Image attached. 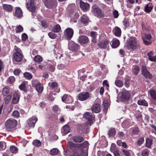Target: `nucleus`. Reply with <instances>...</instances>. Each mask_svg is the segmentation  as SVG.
I'll use <instances>...</instances> for the list:
<instances>
[{
    "mask_svg": "<svg viewBox=\"0 0 156 156\" xmlns=\"http://www.w3.org/2000/svg\"><path fill=\"white\" fill-rule=\"evenodd\" d=\"M17 122L14 119L11 118L8 119L5 122V127L8 131L11 130L16 126Z\"/></svg>",
    "mask_w": 156,
    "mask_h": 156,
    "instance_id": "nucleus-1",
    "label": "nucleus"
},
{
    "mask_svg": "<svg viewBox=\"0 0 156 156\" xmlns=\"http://www.w3.org/2000/svg\"><path fill=\"white\" fill-rule=\"evenodd\" d=\"M83 117L87 119V124L90 125H91L94 119V114L88 112H86L83 115Z\"/></svg>",
    "mask_w": 156,
    "mask_h": 156,
    "instance_id": "nucleus-2",
    "label": "nucleus"
},
{
    "mask_svg": "<svg viewBox=\"0 0 156 156\" xmlns=\"http://www.w3.org/2000/svg\"><path fill=\"white\" fill-rule=\"evenodd\" d=\"M16 52L13 54L14 59L16 62H20L23 58V55L21 53L20 49L15 46Z\"/></svg>",
    "mask_w": 156,
    "mask_h": 156,
    "instance_id": "nucleus-3",
    "label": "nucleus"
},
{
    "mask_svg": "<svg viewBox=\"0 0 156 156\" xmlns=\"http://www.w3.org/2000/svg\"><path fill=\"white\" fill-rule=\"evenodd\" d=\"M128 44L130 48L134 49L138 48L139 45L136 38L135 37H131L128 41Z\"/></svg>",
    "mask_w": 156,
    "mask_h": 156,
    "instance_id": "nucleus-4",
    "label": "nucleus"
},
{
    "mask_svg": "<svg viewBox=\"0 0 156 156\" xmlns=\"http://www.w3.org/2000/svg\"><path fill=\"white\" fill-rule=\"evenodd\" d=\"M28 3H27L26 4L27 7L28 9L32 12V15L34 16L36 15L34 0H29Z\"/></svg>",
    "mask_w": 156,
    "mask_h": 156,
    "instance_id": "nucleus-5",
    "label": "nucleus"
},
{
    "mask_svg": "<svg viewBox=\"0 0 156 156\" xmlns=\"http://www.w3.org/2000/svg\"><path fill=\"white\" fill-rule=\"evenodd\" d=\"M32 84L33 85L35 86L36 90L38 93H41L42 92L43 90V86L37 80H33Z\"/></svg>",
    "mask_w": 156,
    "mask_h": 156,
    "instance_id": "nucleus-6",
    "label": "nucleus"
},
{
    "mask_svg": "<svg viewBox=\"0 0 156 156\" xmlns=\"http://www.w3.org/2000/svg\"><path fill=\"white\" fill-rule=\"evenodd\" d=\"M130 98V94L129 92L126 90L123 89L122 90L121 95L118 97L117 99L119 98L121 101H125L128 100Z\"/></svg>",
    "mask_w": 156,
    "mask_h": 156,
    "instance_id": "nucleus-7",
    "label": "nucleus"
},
{
    "mask_svg": "<svg viewBox=\"0 0 156 156\" xmlns=\"http://www.w3.org/2000/svg\"><path fill=\"white\" fill-rule=\"evenodd\" d=\"M73 33V30L71 28H68L65 30L64 35L68 40H70L72 37Z\"/></svg>",
    "mask_w": 156,
    "mask_h": 156,
    "instance_id": "nucleus-8",
    "label": "nucleus"
},
{
    "mask_svg": "<svg viewBox=\"0 0 156 156\" xmlns=\"http://www.w3.org/2000/svg\"><path fill=\"white\" fill-rule=\"evenodd\" d=\"M44 2L45 5L50 9L55 6L57 5L56 0H45Z\"/></svg>",
    "mask_w": 156,
    "mask_h": 156,
    "instance_id": "nucleus-9",
    "label": "nucleus"
},
{
    "mask_svg": "<svg viewBox=\"0 0 156 156\" xmlns=\"http://www.w3.org/2000/svg\"><path fill=\"white\" fill-rule=\"evenodd\" d=\"M79 48V45L72 41H70L68 44V48L73 51H76Z\"/></svg>",
    "mask_w": 156,
    "mask_h": 156,
    "instance_id": "nucleus-10",
    "label": "nucleus"
},
{
    "mask_svg": "<svg viewBox=\"0 0 156 156\" xmlns=\"http://www.w3.org/2000/svg\"><path fill=\"white\" fill-rule=\"evenodd\" d=\"M92 10L95 15L98 17H102L104 16V14L101 11V9L98 7H93Z\"/></svg>",
    "mask_w": 156,
    "mask_h": 156,
    "instance_id": "nucleus-11",
    "label": "nucleus"
},
{
    "mask_svg": "<svg viewBox=\"0 0 156 156\" xmlns=\"http://www.w3.org/2000/svg\"><path fill=\"white\" fill-rule=\"evenodd\" d=\"M89 96V93L85 92L80 93L78 96V98L79 100L81 101H84L87 99Z\"/></svg>",
    "mask_w": 156,
    "mask_h": 156,
    "instance_id": "nucleus-12",
    "label": "nucleus"
},
{
    "mask_svg": "<svg viewBox=\"0 0 156 156\" xmlns=\"http://www.w3.org/2000/svg\"><path fill=\"white\" fill-rule=\"evenodd\" d=\"M142 72L143 75L146 78L151 79L152 78V75L147 69L146 67L144 66L142 67Z\"/></svg>",
    "mask_w": 156,
    "mask_h": 156,
    "instance_id": "nucleus-13",
    "label": "nucleus"
},
{
    "mask_svg": "<svg viewBox=\"0 0 156 156\" xmlns=\"http://www.w3.org/2000/svg\"><path fill=\"white\" fill-rule=\"evenodd\" d=\"M37 121V119L36 117H33L29 119L27 121V122L29 126L33 128Z\"/></svg>",
    "mask_w": 156,
    "mask_h": 156,
    "instance_id": "nucleus-14",
    "label": "nucleus"
},
{
    "mask_svg": "<svg viewBox=\"0 0 156 156\" xmlns=\"http://www.w3.org/2000/svg\"><path fill=\"white\" fill-rule=\"evenodd\" d=\"M110 41L107 39H105L104 41L100 42L98 44V46L101 48L105 49L109 45Z\"/></svg>",
    "mask_w": 156,
    "mask_h": 156,
    "instance_id": "nucleus-15",
    "label": "nucleus"
},
{
    "mask_svg": "<svg viewBox=\"0 0 156 156\" xmlns=\"http://www.w3.org/2000/svg\"><path fill=\"white\" fill-rule=\"evenodd\" d=\"M80 8L84 12H86L89 9L90 5L87 3H85L80 0Z\"/></svg>",
    "mask_w": 156,
    "mask_h": 156,
    "instance_id": "nucleus-16",
    "label": "nucleus"
},
{
    "mask_svg": "<svg viewBox=\"0 0 156 156\" xmlns=\"http://www.w3.org/2000/svg\"><path fill=\"white\" fill-rule=\"evenodd\" d=\"M13 14L14 16L18 18H21L23 16L22 10L19 7L15 8V11L14 13H13Z\"/></svg>",
    "mask_w": 156,
    "mask_h": 156,
    "instance_id": "nucleus-17",
    "label": "nucleus"
},
{
    "mask_svg": "<svg viewBox=\"0 0 156 156\" xmlns=\"http://www.w3.org/2000/svg\"><path fill=\"white\" fill-rule=\"evenodd\" d=\"M62 101L66 103H70L73 102L72 97L67 94H65L62 98Z\"/></svg>",
    "mask_w": 156,
    "mask_h": 156,
    "instance_id": "nucleus-18",
    "label": "nucleus"
},
{
    "mask_svg": "<svg viewBox=\"0 0 156 156\" xmlns=\"http://www.w3.org/2000/svg\"><path fill=\"white\" fill-rule=\"evenodd\" d=\"M89 41L88 37L85 36H80L79 37L78 41L80 44H86Z\"/></svg>",
    "mask_w": 156,
    "mask_h": 156,
    "instance_id": "nucleus-19",
    "label": "nucleus"
},
{
    "mask_svg": "<svg viewBox=\"0 0 156 156\" xmlns=\"http://www.w3.org/2000/svg\"><path fill=\"white\" fill-rule=\"evenodd\" d=\"M91 110L92 111L95 113H98L101 110V106L99 104H95L92 107Z\"/></svg>",
    "mask_w": 156,
    "mask_h": 156,
    "instance_id": "nucleus-20",
    "label": "nucleus"
},
{
    "mask_svg": "<svg viewBox=\"0 0 156 156\" xmlns=\"http://www.w3.org/2000/svg\"><path fill=\"white\" fill-rule=\"evenodd\" d=\"M20 98V95L19 93L17 92H15L13 94L12 103L14 104L17 103L19 101Z\"/></svg>",
    "mask_w": 156,
    "mask_h": 156,
    "instance_id": "nucleus-21",
    "label": "nucleus"
},
{
    "mask_svg": "<svg viewBox=\"0 0 156 156\" xmlns=\"http://www.w3.org/2000/svg\"><path fill=\"white\" fill-rule=\"evenodd\" d=\"M89 19L86 15H83L81 17V21L84 25H87Z\"/></svg>",
    "mask_w": 156,
    "mask_h": 156,
    "instance_id": "nucleus-22",
    "label": "nucleus"
},
{
    "mask_svg": "<svg viewBox=\"0 0 156 156\" xmlns=\"http://www.w3.org/2000/svg\"><path fill=\"white\" fill-rule=\"evenodd\" d=\"M120 44V42L118 40L113 39L112 41L111 45L113 48H116L118 47Z\"/></svg>",
    "mask_w": 156,
    "mask_h": 156,
    "instance_id": "nucleus-23",
    "label": "nucleus"
},
{
    "mask_svg": "<svg viewBox=\"0 0 156 156\" xmlns=\"http://www.w3.org/2000/svg\"><path fill=\"white\" fill-rule=\"evenodd\" d=\"M73 140L77 143H81L84 140V139L82 136H76L73 138Z\"/></svg>",
    "mask_w": 156,
    "mask_h": 156,
    "instance_id": "nucleus-24",
    "label": "nucleus"
},
{
    "mask_svg": "<svg viewBox=\"0 0 156 156\" xmlns=\"http://www.w3.org/2000/svg\"><path fill=\"white\" fill-rule=\"evenodd\" d=\"M70 131V128L69 126L66 125L64 126L63 127L62 130V132L63 135H65L69 133Z\"/></svg>",
    "mask_w": 156,
    "mask_h": 156,
    "instance_id": "nucleus-25",
    "label": "nucleus"
},
{
    "mask_svg": "<svg viewBox=\"0 0 156 156\" xmlns=\"http://www.w3.org/2000/svg\"><path fill=\"white\" fill-rule=\"evenodd\" d=\"M154 53L152 51H150L147 54L149 59L151 62H156V55L153 56Z\"/></svg>",
    "mask_w": 156,
    "mask_h": 156,
    "instance_id": "nucleus-26",
    "label": "nucleus"
},
{
    "mask_svg": "<svg viewBox=\"0 0 156 156\" xmlns=\"http://www.w3.org/2000/svg\"><path fill=\"white\" fill-rule=\"evenodd\" d=\"M121 31L120 29L118 27H116L114 30V34L117 37H119L121 35Z\"/></svg>",
    "mask_w": 156,
    "mask_h": 156,
    "instance_id": "nucleus-27",
    "label": "nucleus"
},
{
    "mask_svg": "<svg viewBox=\"0 0 156 156\" xmlns=\"http://www.w3.org/2000/svg\"><path fill=\"white\" fill-rule=\"evenodd\" d=\"M104 106V108L103 109V111L105 112H107L108 110V101L107 99H105L103 101V105Z\"/></svg>",
    "mask_w": 156,
    "mask_h": 156,
    "instance_id": "nucleus-28",
    "label": "nucleus"
},
{
    "mask_svg": "<svg viewBox=\"0 0 156 156\" xmlns=\"http://www.w3.org/2000/svg\"><path fill=\"white\" fill-rule=\"evenodd\" d=\"M151 98L154 100H156V90L151 89L149 91Z\"/></svg>",
    "mask_w": 156,
    "mask_h": 156,
    "instance_id": "nucleus-29",
    "label": "nucleus"
},
{
    "mask_svg": "<svg viewBox=\"0 0 156 156\" xmlns=\"http://www.w3.org/2000/svg\"><path fill=\"white\" fill-rule=\"evenodd\" d=\"M116 134V131L114 128H111L108 131V134L109 136H114Z\"/></svg>",
    "mask_w": 156,
    "mask_h": 156,
    "instance_id": "nucleus-30",
    "label": "nucleus"
},
{
    "mask_svg": "<svg viewBox=\"0 0 156 156\" xmlns=\"http://www.w3.org/2000/svg\"><path fill=\"white\" fill-rule=\"evenodd\" d=\"M153 144V141L151 139L147 138L146 139L145 144L146 147L148 148H150Z\"/></svg>",
    "mask_w": 156,
    "mask_h": 156,
    "instance_id": "nucleus-31",
    "label": "nucleus"
},
{
    "mask_svg": "<svg viewBox=\"0 0 156 156\" xmlns=\"http://www.w3.org/2000/svg\"><path fill=\"white\" fill-rule=\"evenodd\" d=\"M34 60L36 62L40 63L43 61L42 57L39 55L35 56L34 58Z\"/></svg>",
    "mask_w": 156,
    "mask_h": 156,
    "instance_id": "nucleus-32",
    "label": "nucleus"
},
{
    "mask_svg": "<svg viewBox=\"0 0 156 156\" xmlns=\"http://www.w3.org/2000/svg\"><path fill=\"white\" fill-rule=\"evenodd\" d=\"M52 30L54 32L58 33L61 30V27L59 25L56 24L53 27Z\"/></svg>",
    "mask_w": 156,
    "mask_h": 156,
    "instance_id": "nucleus-33",
    "label": "nucleus"
},
{
    "mask_svg": "<svg viewBox=\"0 0 156 156\" xmlns=\"http://www.w3.org/2000/svg\"><path fill=\"white\" fill-rule=\"evenodd\" d=\"M3 7L4 10L8 11H11L12 9V6L9 5L4 4Z\"/></svg>",
    "mask_w": 156,
    "mask_h": 156,
    "instance_id": "nucleus-34",
    "label": "nucleus"
},
{
    "mask_svg": "<svg viewBox=\"0 0 156 156\" xmlns=\"http://www.w3.org/2000/svg\"><path fill=\"white\" fill-rule=\"evenodd\" d=\"M48 85L51 90H55L58 86V84L56 82H53L51 83H49L48 84Z\"/></svg>",
    "mask_w": 156,
    "mask_h": 156,
    "instance_id": "nucleus-35",
    "label": "nucleus"
},
{
    "mask_svg": "<svg viewBox=\"0 0 156 156\" xmlns=\"http://www.w3.org/2000/svg\"><path fill=\"white\" fill-rule=\"evenodd\" d=\"M67 147L69 149L73 150V151H74V150L76 149V145L73 143L71 142H69L67 144Z\"/></svg>",
    "mask_w": 156,
    "mask_h": 156,
    "instance_id": "nucleus-36",
    "label": "nucleus"
},
{
    "mask_svg": "<svg viewBox=\"0 0 156 156\" xmlns=\"http://www.w3.org/2000/svg\"><path fill=\"white\" fill-rule=\"evenodd\" d=\"M33 145L36 147H39L41 146V141L38 140H34L33 142Z\"/></svg>",
    "mask_w": 156,
    "mask_h": 156,
    "instance_id": "nucleus-37",
    "label": "nucleus"
},
{
    "mask_svg": "<svg viewBox=\"0 0 156 156\" xmlns=\"http://www.w3.org/2000/svg\"><path fill=\"white\" fill-rule=\"evenodd\" d=\"M138 104L139 105H141L144 106H147L148 103L144 100H140L137 101Z\"/></svg>",
    "mask_w": 156,
    "mask_h": 156,
    "instance_id": "nucleus-38",
    "label": "nucleus"
},
{
    "mask_svg": "<svg viewBox=\"0 0 156 156\" xmlns=\"http://www.w3.org/2000/svg\"><path fill=\"white\" fill-rule=\"evenodd\" d=\"M58 149L56 148H54L50 150V153L52 155H55L58 154Z\"/></svg>",
    "mask_w": 156,
    "mask_h": 156,
    "instance_id": "nucleus-39",
    "label": "nucleus"
},
{
    "mask_svg": "<svg viewBox=\"0 0 156 156\" xmlns=\"http://www.w3.org/2000/svg\"><path fill=\"white\" fill-rule=\"evenodd\" d=\"M10 150L12 153L15 154L18 152V149L16 147L12 146L10 147Z\"/></svg>",
    "mask_w": 156,
    "mask_h": 156,
    "instance_id": "nucleus-40",
    "label": "nucleus"
},
{
    "mask_svg": "<svg viewBox=\"0 0 156 156\" xmlns=\"http://www.w3.org/2000/svg\"><path fill=\"white\" fill-rule=\"evenodd\" d=\"M26 83L25 81L23 82L19 86V88L21 90L26 91Z\"/></svg>",
    "mask_w": 156,
    "mask_h": 156,
    "instance_id": "nucleus-41",
    "label": "nucleus"
},
{
    "mask_svg": "<svg viewBox=\"0 0 156 156\" xmlns=\"http://www.w3.org/2000/svg\"><path fill=\"white\" fill-rule=\"evenodd\" d=\"M12 94L10 93L9 95H7V96L5 98V104H7L9 102L12 98Z\"/></svg>",
    "mask_w": 156,
    "mask_h": 156,
    "instance_id": "nucleus-42",
    "label": "nucleus"
},
{
    "mask_svg": "<svg viewBox=\"0 0 156 156\" xmlns=\"http://www.w3.org/2000/svg\"><path fill=\"white\" fill-rule=\"evenodd\" d=\"M132 71L135 75L137 74L139 71V68L136 66H134L132 67Z\"/></svg>",
    "mask_w": 156,
    "mask_h": 156,
    "instance_id": "nucleus-43",
    "label": "nucleus"
},
{
    "mask_svg": "<svg viewBox=\"0 0 156 156\" xmlns=\"http://www.w3.org/2000/svg\"><path fill=\"white\" fill-rule=\"evenodd\" d=\"M149 153V151L148 149H145L142 151V156H148Z\"/></svg>",
    "mask_w": 156,
    "mask_h": 156,
    "instance_id": "nucleus-44",
    "label": "nucleus"
},
{
    "mask_svg": "<svg viewBox=\"0 0 156 156\" xmlns=\"http://www.w3.org/2000/svg\"><path fill=\"white\" fill-rule=\"evenodd\" d=\"M149 4H147L145 7V11L149 12L151 11L153 8V7L151 6H149Z\"/></svg>",
    "mask_w": 156,
    "mask_h": 156,
    "instance_id": "nucleus-45",
    "label": "nucleus"
},
{
    "mask_svg": "<svg viewBox=\"0 0 156 156\" xmlns=\"http://www.w3.org/2000/svg\"><path fill=\"white\" fill-rule=\"evenodd\" d=\"M12 116L15 118H18L20 116V113L16 110L14 111L12 113Z\"/></svg>",
    "mask_w": 156,
    "mask_h": 156,
    "instance_id": "nucleus-46",
    "label": "nucleus"
},
{
    "mask_svg": "<svg viewBox=\"0 0 156 156\" xmlns=\"http://www.w3.org/2000/svg\"><path fill=\"white\" fill-rule=\"evenodd\" d=\"M6 144L4 142L0 141V151L3 150L5 149Z\"/></svg>",
    "mask_w": 156,
    "mask_h": 156,
    "instance_id": "nucleus-47",
    "label": "nucleus"
},
{
    "mask_svg": "<svg viewBox=\"0 0 156 156\" xmlns=\"http://www.w3.org/2000/svg\"><path fill=\"white\" fill-rule=\"evenodd\" d=\"M53 110L56 114H58L60 113V110L57 106L56 105L53 106Z\"/></svg>",
    "mask_w": 156,
    "mask_h": 156,
    "instance_id": "nucleus-48",
    "label": "nucleus"
},
{
    "mask_svg": "<svg viewBox=\"0 0 156 156\" xmlns=\"http://www.w3.org/2000/svg\"><path fill=\"white\" fill-rule=\"evenodd\" d=\"M9 92V89L7 87H5L2 90V94L4 96H7Z\"/></svg>",
    "mask_w": 156,
    "mask_h": 156,
    "instance_id": "nucleus-49",
    "label": "nucleus"
},
{
    "mask_svg": "<svg viewBox=\"0 0 156 156\" xmlns=\"http://www.w3.org/2000/svg\"><path fill=\"white\" fill-rule=\"evenodd\" d=\"M115 85L119 87H121L123 85V83L122 82L119 80H117L115 81Z\"/></svg>",
    "mask_w": 156,
    "mask_h": 156,
    "instance_id": "nucleus-50",
    "label": "nucleus"
},
{
    "mask_svg": "<svg viewBox=\"0 0 156 156\" xmlns=\"http://www.w3.org/2000/svg\"><path fill=\"white\" fill-rule=\"evenodd\" d=\"M144 142V139L143 137L140 138L137 142V144L139 146L141 145Z\"/></svg>",
    "mask_w": 156,
    "mask_h": 156,
    "instance_id": "nucleus-51",
    "label": "nucleus"
},
{
    "mask_svg": "<svg viewBox=\"0 0 156 156\" xmlns=\"http://www.w3.org/2000/svg\"><path fill=\"white\" fill-rule=\"evenodd\" d=\"M24 76L27 79H30L32 78L31 74L27 72H25L24 73Z\"/></svg>",
    "mask_w": 156,
    "mask_h": 156,
    "instance_id": "nucleus-52",
    "label": "nucleus"
},
{
    "mask_svg": "<svg viewBox=\"0 0 156 156\" xmlns=\"http://www.w3.org/2000/svg\"><path fill=\"white\" fill-rule=\"evenodd\" d=\"M117 150L115 145L114 144H112L111 145V147H110V151L111 152L113 153Z\"/></svg>",
    "mask_w": 156,
    "mask_h": 156,
    "instance_id": "nucleus-53",
    "label": "nucleus"
},
{
    "mask_svg": "<svg viewBox=\"0 0 156 156\" xmlns=\"http://www.w3.org/2000/svg\"><path fill=\"white\" fill-rule=\"evenodd\" d=\"M48 35L50 38L52 39H55L57 36L56 34L51 32H49L48 34Z\"/></svg>",
    "mask_w": 156,
    "mask_h": 156,
    "instance_id": "nucleus-54",
    "label": "nucleus"
},
{
    "mask_svg": "<svg viewBox=\"0 0 156 156\" xmlns=\"http://www.w3.org/2000/svg\"><path fill=\"white\" fill-rule=\"evenodd\" d=\"M142 39L144 43L146 45H149L151 43V40H146V39H145L144 37H142Z\"/></svg>",
    "mask_w": 156,
    "mask_h": 156,
    "instance_id": "nucleus-55",
    "label": "nucleus"
},
{
    "mask_svg": "<svg viewBox=\"0 0 156 156\" xmlns=\"http://www.w3.org/2000/svg\"><path fill=\"white\" fill-rule=\"evenodd\" d=\"M139 132V129L137 127H135L132 130V134L133 135L137 134Z\"/></svg>",
    "mask_w": 156,
    "mask_h": 156,
    "instance_id": "nucleus-56",
    "label": "nucleus"
},
{
    "mask_svg": "<svg viewBox=\"0 0 156 156\" xmlns=\"http://www.w3.org/2000/svg\"><path fill=\"white\" fill-rule=\"evenodd\" d=\"M23 30V28L22 26L19 25L16 27V33H20Z\"/></svg>",
    "mask_w": 156,
    "mask_h": 156,
    "instance_id": "nucleus-57",
    "label": "nucleus"
},
{
    "mask_svg": "<svg viewBox=\"0 0 156 156\" xmlns=\"http://www.w3.org/2000/svg\"><path fill=\"white\" fill-rule=\"evenodd\" d=\"M15 80V79L14 77L11 76L8 78L7 81L10 84H12L14 82Z\"/></svg>",
    "mask_w": 156,
    "mask_h": 156,
    "instance_id": "nucleus-58",
    "label": "nucleus"
},
{
    "mask_svg": "<svg viewBox=\"0 0 156 156\" xmlns=\"http://www.w3.org/2000/svg\"><path fill=\"white\" fill-rule=\"evenodd\" d=\"M145 39L148 40H151V34H146L144 35V37Z\"/></svg>",
    "mask_w": 156,
    "mask_h": 156,
    "instance_id": "nucleus-59",
    "label": "nucleus"
},
{
    "mask_svg": "<svg viewBox=\"0 0 156 156\" xmlns=\"http://www.w3.org/2000/svg\"><path fill=\"white\" fill-rule=\"evenodd\" d=\"M135 117L138 121H141L142 120V115L141 114L135 115Z\"/></svg>",
    "mask_w": 156,
    "mask_h": 156,
    "instance_id": "nucleus-60",
    "label": "nucleus"
},
{
    "mask_svg": "<svg viewBox=\"0 0 156 156\" xmlns=\"http://www.w3.org/2000/svg\"><path fill=\"white\" fill-rule=\"evenodd\" d=\"M113 16L114 18H117L119 16V13L118 11L116 10H115L113 12Z\"/></svg>",
    "mask_w": 156,
    "mask_h": 156,
    "instance_id": "nucleus-61",
    "label": "nucleus"
},
{
    "mask_svg": "<svg viewBox=\"0 0 156 156\" xmlns=\"http://www.w3.org/2000/svg\"><path fill=\"white\" fill-rule=\"evenodd\" d=\"M128 122L127 121H123L122 123V126L125 128H127L129 127V125H128Z\"/></svg>",
    "mask_w": 156,
    "mask_h": 156,
    "instance_id": "nucleus-62",
    "label": "nucleus"
},
{
    "mask_svg": "<svg viewBox=\"0 0 156 156\" xmlns=\"http://www.w3.org/2000/svg\"><path fill=\"white\" fill-rule=\"evenodd\" d=\"M41 25L42 26V27L45 28H47L48 27V24L45 21L42 20L41 21Z\"/></svg>",
    "mask_w": 156,
    "mask_h": 156,
    "instance_id": "nucleus-63",
    "label": "nucleus"
},
{
    "mask_svg": "<svg viewBox=\"0 0 156 156\" xmlns=\"http://www.w3.org/2000/svg\"><path fill=\"white\" fill-rule=\"evenodd\" d=\"M28 38L27 35L25 33H23L22 35V39L23 41H25Z\"/></svg>",
    "mask_w": 156,
    "mask_h": 156,
    "instance_id": "nucleus-64",
    "label": "nucleus"
}]
</instances>
